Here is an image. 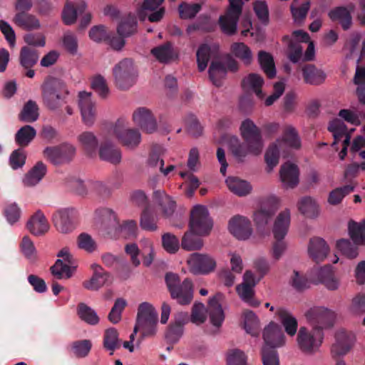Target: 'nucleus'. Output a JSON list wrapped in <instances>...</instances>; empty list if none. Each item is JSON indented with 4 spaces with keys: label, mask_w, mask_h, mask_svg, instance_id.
<instances>
[{
    "label": "nucleus",
    "mask_w": 365,
    "mask_h": 365,
    "mask_svg": "<svg viewBox=\"0 0 365 365\" xmlns=\"http://www.w3.org/2000/svg\"><path fill=\"white\" fill-rule=\"evenodd\" d=\"M244 142L240 143L237 137L232 136L230 140V149L233 156L239 162H243L248 155L261 154L264 143L259 128L250 119L245 120L240 126Z\"/></svg>",
    "instance_id": "f257e3e1"
},
{
    "label": "nucleus",
    "mask_w": 365,
    "mask_h": 365,
    "mask_svg": "<svg viewBox=\"0 0 365 365\" xmlns=\"http://www.w3.org/2000/svg\"><path fill=\"white\" fill-rule=\"evenodd\" d=\"M41 88L43 104L48 109L56 110L67 103L69 91L63 81L47 77Z\"/></svg>",
    "instance_id": "f03ea898"
},
{
    "label": "nucleus",
    "mask_w": 365,
    "mask_h": 365,
    "mask_svg": "<svg viewBox=\"0 0 365 365\" xmlns=\"http://www.w3.org/2000/svg\"><path fill=\"white\" fill-rule=\"evenodd\" d=\"M290 223V212L289 210L280 212L277 217L274 224L273 234L275 242L272 247V256L279 259L286 249V245L283 240L287 233Z\"/></svg>",
    "instance_id": "7ed1b4c3"
},
{
    "label": "nucleus",
    "mask_w": 365,
    "mask_h": 365,
    "mask_svg": "<svg viewBox=\"0 0 365 365\" xmlns=\"http://www.w3.org/2000/svg\"><path fill=\"white\" fill-rule=\"evenodd\" d=\"M116 86L120 90H128L133 86L138 73L131 59L125 58L115 66L113 69Z\"/></svg>",
    "instance_id": "20e7f679"
},
{
    "label": "nucleus",
    "mask_w": 365,
    "mask_h": 365,
    "mask_svg": "<svg viewBox=\"0 0 365 365\" xmlns=\"http://www.w3.org/2000/svg\"><path fill=\"white\" fill-rule=\"evenodd\" d=\"M158 314L154 307L148 302L139 304L136 324L140 327L144 336H153L156 331Z\"/></svg>",
    "instance_id": "39448f33"
},
{
    "label": "nucleus",
    "mask_w": 365,
    "mask_h": 365,
    "mask_svg": "<svg viewBox=\"0 0 365 365\" xmlns=\"http://www.w3.org/2000/svg\"><path fill=\"white\" fill-rule=\"evenodd\" d=\"M190 228L197 235H207L212 228V221L205 206L195 205L190 213Z\"/></svg>",
    "instance_id": "423d86ee"
},
{
    "label": "nucleus",
    "mask_w": 365,
    "mask_h": 365,
    "mask_svg": "<svg viewBox=\"0 0 365 365\" xmlns=\"http://www.w3.org/2000/svg\"><path fill=\"white\" fill-rule=\"evenodd\" d=\"M229 4L225 14L220 16L218 24L222 33L232 36L237 32V23L242 12L243 5L233 2Z\"/></svg>",
    "instance_id": "0eeeda50"
},
{
    "label": "nucleus",
    "mask_w": 365,
    "mask_h": 365,
    "mask_svg": "<svg viewBox=\"0 0 365 365\" xmlns=\"http://www.w3.org/2000/svg\"><path fill=\"white\" fill-rule=\"evenodd\" d=\"M77 211L73 208H62L53 212L52 222L56 229L61 233L71 232L76 228Z\"/></svg>",
    "instance_id": "6e6552de"
},
{
    "label": "nucleus",
    "mask_w": 365,
    "mask_h": 365,
    "mask_svg": "<svg viewBox=\"0 0 365 365\" xmlns=\"http://www.w3.org/2000/svg\"><path fill=\"white\" fill-rule=\"evenodd\" d=\"M323 339V331L319 328H314L309 332L304 327H300L297 341L299 348L304 352H310L321 345Z\"/></svg>",
    "instance_id": "1a4fd4ad"
},
{
    "label": "nucleus",
    "mask_w": 365,
    "mask_h": 365,
    "mask_svg": "<svg viewBox=\"0 0 365 365\" xmlns=\"http://www.w3.org/2000/svg\"><path fill=\"white\" fill-rule=\"evenodd\" d=\"M307 320L322 331L324 328L331 327L334 324V313L324 307H317L311 308L306 313Z\"/></svg>",
    "instance_id": "9d476101"
},
{
    "label": "nucleus",
    "mask_w": 365,
    "mask_h": 365,
    "mask_svg": "<svg viewBox=\"0 0 365 365\" xmlns=\"http://www.w3.org/2000/svg\"><path fill=\"white\" fill-rule=\"evenodd\" d=\"M44 155L53 165H61L70 162L76 153V148L69 144H62L55 147H47Z\"/></svg>",
    "instance_id": "9b49d317"
},
{
    "label": "nucleus",
    "mask_w": 365,
    "mask_h": 365,
    "mask_svg": "<svg viewBox=\"0 0 365 365\" xmlns=\"http://www.w3.org/2000/svg\"><path fill=\"white\" fill-rule=\"evenodd\" d=\"M113 133L118 140L128 148L137 147L141 140V135L137 129L125 128L123 121L118 120L113 128Z\"/></svg>",
    "instance_id": "f8f14e48"
},
{
    "label": "nucleus",
    "mask_w": 365,
    "mask_h": 365,
    "mask_svg": "<svg viewBox=\"0 0 365 365\" xmlns=\"http://www.w3.org/2000/svg\"><path fill=\"white\" fill-rule=\"evenodd\" d=\"M187 264L194 274H208L216 267L215 260L207 255L195 252L187 259Z\"/></svg>",
    "instance_id": "ddd939ff"
},
{
    "label": "nucleus",
    "mask_w": 365,
    "mask_h": 365,
    "mask_svg": "<svg viewBox=\"0 0 365 365\" xmlns=\"http://www.w3.org/2000/svg\"><path fill=\"white\" fill-rule=\"evenodd\" d=\"M78 107L83 123L88 126H91L96 116V103L92 100L91 93L86 91L79 92Z\"/></svg>",
    "instance_id": "4468645a"
},
{
    "label": "nucleus",
    "mask_w": 365,
    "mask_h": 365,
    "mask_svg": "<svg viewBox=\"0 0 365 365\" xmlns=\"http://www.w3.org/2000/svg\"><path fill=\"white\" fill-rule=\"evenodd\" d=\"M93 273L91 279L83 282V287L90 291H98L106 285L112 283V279L109 272L105 271L98 264L92 265Z\"/></svg>",
    "instance_id": "2eb2a0df"
},
{
    "label": "nucleus",
    "mask_w": 365,
    "mask_h": 365,
    "mask_svg": "<svg viewBox=\"0 0 365 365\" xmlns=\"http://www.w3.org/2000/svg\"><path fill=\"white\" fill-rule=\"evenodd\" d=\"M134 123L147 133H153L157 129V121L151 110L141 107L136 109L133 114Z\"/></svg>",
    "instance_id": "dca6fc26"
},
{
    "label": "nucleus",
    "mask_w": 365,
    "mask_h": 365,
    "mask_svg": "<svg viewBox=\"0 0 365 365\" xmlns=\"http://www.w3.org/2000/svg\"><path fill=\"white\" fill-rule=\"evenodd\" d=\"M229 230L236 238L247 240L252 234L251 223L247 217L236 215L229 221Z\"/></svg>",
    "instance_id": "f3484780"
},
{
    "label": "nucleus",
    "mask_w": 365,
    "mask_h": 365,
    "mask_svg": "<svg viewBox=\"0 0 365 365\" xmlns=\"http://www.w3.org/2000/svg\"><path fill=\"white\" fill-rule=\"evenodd\" d=\"M263 339L265 343L264 346L276 347L283 345L284 335L279 325L274 322H270L263 331Z\"/></svg>",
    "instance_id": "a211bd4d"
},
{
    "label": "nucleus",
    "mask_w": 365,
    "mask_h": 365,
    "mask_svg": "<svg viewBox=\"0 0 365 365\" xmlns=\"http://www.w3.org/2000/svg\"><path fill=\"white\" fill-rule=\"evenodd\" d=\"M26 228L31 235L38 237L48 232L50 225L43 212L37 210L28 220Z\"/></svg>",
    "instance_id": "6ab92c4d"
},
{
    "label": "nucleus",
    "mask_w": 365,
    "mask_h": 365,
    "mask_svg": "<svg viewBox=\"0 0 365 365\" xmlns=\"http://www.w3.org/2000/svg\"><path fill=\"white\" fill-rule=\"evenodd\" d=\"M153 199L165 218H169L174 213L176 207L175 202L164 190H158L153 192Z\"/></svg>",
    "instance_id": "aec40b11"
},
{
    "label": "nucleus",
    "mask_w": 365,
    "mask_h": 365,
    "mask_svg": "<svg viewBox=\"0 0 365 365\" xmlns=\"http://www.w3.org/2000/svg\"><path fill=\"white\" fill-rule=\"evenodd\" d=\"M223 298L222 293H217L214 297L210 299L208 303V312L210 319L213 326L219 328L225 319V314L222 306L220 303Z\"/></svg>",
    "instance_id": "412c9836"
},
{
    "label": "nucleus",
    "mask_w": 365,
    "mask_h": 365,
    "mask_svg": "<svg viewBox=\"0 0 365 365\" xmlns=\"http://www.w3.org/2000/svg\"><path fill=\"white\" fill-rule=\"evenodd\" d=\"M276 212L274 204L266 202L261 204L253 213V220L258 229L264 228L271 220Z\"/></svg>",
    "instance_id": "4be33fe9"
},
{
    "label": "nucleus",
    "mask_w": 365,
    "mask_h": 365,
    "mask_svg": "<svg viewBox=\"0 0 365 365\" xmlns=\"http://www.w3.org/2000/svg\"><path fill=\"white\" fill-rule=\"evenodd\" d=\"M308 252L310 257L316 262L323 261L329 252V247L324 240L314 237L309 240Z\"/></svg>",
    "instance_id": "5701e85b"
},
{
    "label": "nucleus",
    "mask_w": 365,
    "mask_h": 365,
    "mask_svg": "<svg viewBox=\"0 0 365 365\" xmlns=\"http://www.w3.org/2000/svg\"><path fill=\"white\" fill-rule=\"evenodd\" d=\"M181 305H187L191 303L193 299V284L192 281L186 278L177 287L176 294L170 295Z\"/></svg>",
    "instance_id": "b1692460"
},
{
    "label": "nucleus",
    "mask_w": 365,
    "mask_h": 365,
    "mask_svg": "<svg viewBox=\"0 0 365 365\" xmlns=\"http://www.w3.org/2000/svg\"><path fill=\"white\" fill-rule=\"evenodd\" d=\"M280 178L287 187L293 188L299 183V169L293 163H285L280 169Z\"/></svg>",
    "instance_id": "393cba45"
},
{
    "label": "nucleus",
    "mask_w": 365,
    "mask_h": 365,
    "mask_svg": "<svg viewBox=\"0 0 365 365\" xmlns=\"http://www.w3.org/2000/svg\"><path fill=\"white\" fill-rule=\"evenodd\" d=\"M352 339L345 331H339L336 334V343L331 346L332 357L336 359L345 355L351 349Z\"/></svg>",
    "instance_id": "a878e982"
},
{
    "label": "nucleus",
    "mask_w": 365,
    "mask_h": 365,
    "mask_svg": "<svg viewBox=\"0 0 365 365\" xmlns=\"http://www.w3.org/2000/svg\"><path fill=\"white\" fill-rule=\"evenodd\" d=\"M99 157L101 160L115 165L118 164L121 160L120 150L107 140L101 144Z\"/></svg>",
    "instance_id": "bb28decb"
},
{
    "label": "nucleus",
    "mask_w": 365,
    "mask_h": 365,
    "mask_svg": "<svg viewBox=\"0 0 365 365\" xmlns=\"http://www.w3.org/2000/svg\"><path fill=\"white\" fill-rule=\"evenodd\" d=\"M84 1L66 3L62 13L63 21L66 25H71L76 22L78 12L81 14L86 9Z\"/></svg>",
    "instance_id": "cd10ccee"
},
{
    "label": "nucleus",
    "mask_w": 365,
    "mask_h": 365,
    "mask_svg": "<svg viewBox=\"0 0 365 365\" xmlns=\"http://www.w3.org/2000/svg\"><path fill=\"white\" fill-rule=\"evenodd\" d=\"M302 75L305 83L314 86L322 84L327 77L322 70L318 69L312 64H308L303 67Z\"/></svg>",
    "instance_id": "c85d7f7f"
},
{
    "label": "nucleus",
    "mask_w": 365,
    "mask_h": 365,
    "mask_svg": "<svg viewBox=\"0 0 365 365\" xmlns=\"http://www.w3.org/2000/svg\"><path fill=\"white\" fill-rule=\"evenodd\" d=\"M328 15L332 21H339L344 31L349 29L351 26V15L344 6H338L331 9Z\"/></svg>",
    "instance_id": "c756f323"
},
{
    "label": "nucleus",
    "mask_w": 365,
    "mask_h": 365,
    "mask_svg": "<svg viewBox=\"0 0 365 365\" xmlns=\"http://www.w3.org/2000/svg\"><path fill=\"white\" fill-rule=\"evenodd\" d=\"M78 140L88 155L93 156L96 155L98 141L96 136L92 132H83L78 135Z\"/></svg>",
    "instance_id": "7c9ffc66"
},
{
    "label": "nucleus",
    "mask_w": 365,
    "mask_h": 365,
    "mask_svg": "<svg viewBox=\"0 0 365 365\" xmlns=\"http://www.w3.org/2000/svg\"><path fill=\"white\" fill-rule=\"evenodd\" d=\"M46 173V166L38 161L27 173L24 178V183L26 186H34L38 184Z\"/></svg>",
    "instance_id": "2f4dec72"
},
{
    "label": "nucleus",
    "mask_w": 365,
    "mask_h": 365,
    "mask_svg": "<svg viewBox=\"0 0 365 365\" xmlns=\"http://www.w3.org/2000/svg\"><path fill=\"white\" fill-rule=\"evenodd\" d=\"M276 314L279 317L287 334L290 336L295 335L298 327L296 318L287 309L281 307L277 309Z\"/></svg>",
    "instance_id": "473e14b6"
},
{
    "label": "nucleus",
    "mask_w": 365,
    "mask_h": 365,
    "mask_svg": "<svg viewBox=\"0 0 365 365\" xmlns=\"http://www.w3.org/2000/svg\"><path fill=\"white\" fill-rule=\"evenodd\" d=\"M38 51L30 46H24L21 48L19 62L24 68H32L38 62Z\"/></svg>",
    "instance_id": "72a5a7b5"
},
{
    "label": "nucleus",
    "mask_w": 365,
    "mask_h": 365,
    "mask_svg": "<svg viewBox=\"0 0 365 365\" xmlns=\"http://www.w3.org/2000/svg\"><path fill=\"white\" fill-rule=\"evenodd\" d=\"M229 190L238 196H245L250 193L252 186L245 180L235 177H230L226 180Z\"/></svg>",
    "instance_id": "f704fd0d"
},
{
    "label": "nucleus",
    "mask_w": 365,
    "mask_h": 365,
    "mask_svg": "<svg viewBox=\"0 0 365 365\" xmlns=\"http://www.w3.org/2000/svg\"><path fill=\"white\" fill-rule=\"evenodd\" d=\"M14 21L17 26L26 30L37 29L40 27L38 19L27 12H18L14 18Z\"/></svg>",
    "instance_id": "c9c22d12"
},
{
    "label": "nucleus",
    "mask_w": 365,
    "mask_h": 365,
    "mask_svg": "<svg viewBox=\"0 0 365 365\" xmlns=\"http://www.w3.org/2000/svg\"><path fill=\"white\" fill-rule=\"evenodd\" d=\"M263 83L264 80L262 76L256 73H251L242 80V86L244 89H251L259 98H262L264 97L262 91Z\"/></svg>",
    "instance_id": "e433bc0d"
},
{
    "label": "nucleus",
    "mask_w": 365,
    "mask_h": 365,
    "mask_svg": "<svg viewBox=\"0 0 365 365\" xmlns=\"http://www.w3.org/2000/svg\"><path fill=\"white\" fill-rule=\"evenodd\" d=\"M38 110L39 108L36 101L29 100L24 104L19 114V118L23 122L33 123L38 118Z\"/></svg>",
    "instance_id": "4c0bfd02"
},
{
    "label": "nucleus",
    "mask_w": 365,
    "mask_h": 365,
    "mask_svg": "<svg viewBox=\"0 0 365 365\" xmlns=\"http://www.w3.org/2000/svg\"><path fill=\"white\" fill-rule=\"evenodd\" d=\"M150 53L160 63H166L174 58V52L170 42L154 47Z\"/></svg>",
    "instance_id": "58836bf2"
},
{
    "label": "nucleus",
    "mask_w": 365,
    "mask_h": 365,
    "mask_svg": "<svg viewBox=\"0 0 365 365\" xmlns=\"http://www.w3.org/2000/svg\"><path fill=\"white\" fill-rule=\"evenodd\" d=\"M318 278L328 289L336 290L338 289L339 282L334 277L331 265L322 267L318 272Z\"/></svg>",
    "instance_id": "ea45409f"
},
{
    "label": "nucleus",
    "mask_w": 365,
    "mask_h": 365,
    "mask_svg": "<svg viewBox=\"0 0 365 365\" xmlns=\"http://www.w3.org/2000/svg\"><path fill=\"white\" fill-rule=\"evenodd\" d=\"M298 209L307 217L314 218L319 215V207L311 197H304L298 202Z\"/></svg>",
    "instance_id": "a19ab883"
},
{
    "label": "nucleus",
    "mask_w": 365,
    "mask_h": 365,
    "mask_svg": "<svg viewBox=\"0 0 365 365\" xmlns=\"http://www.w3.org/2000/svg\"><path fill=\"white\" fill-rule=\"evenodd\" d=\"M209 77L213 84L217 87L222 85V78L227 73L226 66L220 61H212L209 68Z\"/></svg>",
    "instance_id": "79ce46f5"
},
{
    "label": "nucleus",
    "mask_w": 365,
    "mask_h": 365,
    "mask_svg": "<svg viewBox=\"0 0 365 365\" xmlns=\"http://www.w3.org/2000/svg\"><path fill=\"white\" fill-rule=\"evenodd\" d=\"M103 347L110 351V355H113L115 350L120 347L118 332L115 328H109L105 331Z\"/></svg>",
    "instance_id": "37998d69"
},
{
    "label": "nucleus",
    "mask_w": 365,
    "mask_h": 365,
    "mask_svg": "<svg viewBox=\"0 0 365 365\" xmlns=\"http://www.w3.org/2000/svg\"><path fill=\"white\" fill-rule=\"evenodd\" d=\"M258 60L262 69L269 78L276 76V68L273 57L267 52L260 51L258 53Z\"/></svg>",
    "instance_id": "c03bdc74"
},
{
    "label": "nucleus",
    "mask_w": 365,
    "mask_h": 365,
    "mask_svg": "<svg viewBox=\"0 0 365 365\" xmlns=\"http://www.w3.org/2000/svg\"><path fill=\"white\" fill-rule=\"evenodd\" d=\"M36 135L34 127L26 125L21 127L15 135V141L21 147H26Z\"/></svg>",
    "instance_id": "a18cd8bd"
},
{
    "label": "nucleus",
    "mask_w": 365,
    "mask_h": 365,
    "mask_svg": "<svg viewBox=\"0 0 365 365\" xmlns=\"http://www.w3.org/2000/svg\"><path fill=\"white\" fill-rule=\"evenodd\" d=\"M138 21L134 16L128 15L123 19L118 26V34L128 37L137 31Z\"/></svg>",
    "instance_id": "49530a36"
},
{
    "label": "nucleus",
    "mask_w": 365,
    "mask_h": 365,
    "mask_svg": "<svg viewBox=\"0 0 365 365\" xmlns=\"http://www.w3.org/2000/svg\"><path fill=\"white\" fill-rule=\"evenodd\" d=\"M231 51L234 56L240 59L245 65H250L252 61L250 48L244 43H233Z\"/></svg>",
    "instance_id": "de8ad7c7"
},
{
    "label": "nucleus",
    "mask_w": 365,
    "mask_h": 365,
    "mask_svg": "<svg viewBox=\"0 0 365 365\" xmlns=\"http://www.w3.org/2000/svg\"><path fill=\"white\" fill-rule=\"evenodd\" d=\"M158 217L152 212L150 206L145 207L140 217V227L143 230L153 232L158 230Z\"/></svg>",
    "instance_id": "09e8293b"
},
{
    "label": "nucleus",
    "mask_w": 365,
    "mask_h": 365,
    "mask_svg": "<svg viewBox=\"0 0 365 365\" xmlns=\"http://www.w3.org/2000/svg\"><path fill=\"white\" fill-rule=\"evenodd\" d=\"M74 267L70 264H64L63 260L58 259L55 264L51 267V272L57 279H69L73 274Z\"/></svg>",
    "instance_id": "8fccbe9b"
},
{
    "label": "nucleus",
    "mask_w": 365,
    "mask_h": 365,
    "mask_svg": "<svg viewBox=\"0 0 365 365\" xmlns=\"http://www.w3.org/2000/svg\"><path fill=\"white\" fill-rule=\"evenodd\" d=\"M349 231L354 244H365V221L362 223L351 221L349 224Z\"/></svg>",
    "instance_id": "3c124183"
},
{
    "label": "nucleus",
    "mask_w": 365,
    "mask_h": 365,
    "mask_svg": "<svg viewBox=\"0 0 365 365\" xmlns=\"http://www.w3.org/2000/svg\"><path fill=\"white\" fill-rule=\"evenodd\" d=\"M77 312L78 317L88 324L96 325L99 322L96 312L85 303L78 304Z\"/></svg>",
    "instance_id": "603ef678"
},
{
    "label": "nucleus",
    "mask_w": 365,
    "mask_h": 365,
    "mask_svg": "<svg viewBox=\"0 0 365 365\" xmlns=\"http://www.w3.org/2000/svg\"><path fill=\"white\" fill-rule=\"evenodd\" d=\"M181 246L187 251L198 250L203 246V241L197 237L193 232H187L182 238Z\"/></svg>",
    "instance_id": "864d4df0"
},
{
    "label": "nucleus",
    "mask_w": 365,
    "mask_h": 365,
    "mask_svg": "<svg viewBox=\"0 0 365 365\" xmlns=\"http://www.w3.org/2000/svg\"><path fill=\"white\" fill-rule=\"evenodd\" d=\"M244 316V329L252 336L259 334V320L256 314L250 310H245Z\"/></svg>",
    "instance_id": "5fc2aeb1"
},
{
    "label": "nucleus",
    "mask_w": 365,
    "mask_h": 365,
    "mask_svg": "<svg viewBox=\"0 0 365 365\" xmlns=\"http://www.w3.org/2000/svg\"><path fill=\"white\" fill-rule=\"evenodd\" d=\"M354 185L351 183L333 190L329 195L328 202L331 205L339 204L346 195L354 191Z\"/></svg>",
    "instance_id": "6e6d98bb"
},
{
    "label": "nucleus",
    "mask_w": 365,
    "mask_h": 365,
    "mask_svg": "<svg viewBox=\"0 0 365 365\" xmlns=\"http://www.w3.org/2000/svg\"><path fill=\"white\" fill-rule=\"evenodd\" d=\"M330 132L333 133L334 143L333 145L338 143L344 137L349 134L346 125L340 119H335L332 120L328 127Z\"/></svg>",
    "instance_id": "4d7b16f0"
},
{
    "label": "nucleus",
    "mask_w": 365,
    "mask_h": 365,
    "mask_svg": "<svg viewBox=\"0 0 365 365\" xmlns=\"http://www.w3.org/2000/svg\"><path fill=\"white\" fill-rule=\"evenodd\" d=\"M282 140L289 147L299 149L301 141L296 129L292 125H287L283 130Z\"/></svg>",
    "instance_id": "13d9d810"
},
{
    "label": "nucleus",
    "mask_w": 365,
    "mask_h": 365,
    "mask_svg": "<svg viewBox=\"0 0 365 365\" xmlns=\"http://www.w3.org/2000/svg\"><path fill=\"white\" fill-rule=\"evenodd\" d=\"M236 289L242 300L250 306L257 307L259 305V302L254 297L253 287L241 284L237 287Z\"/></svg>",
    "instance_id": "bf43d9fd"
},
{
    "label": "nucleus",
    "mask_w": 365,
    "mask_h": 365,
    "mask_svg": "<svg viewBox=\"0 0 365 365\" xmlns=\"http://www.w3.org/2000/svg\"><path fill=\"white\" fill-rule=\"evenodd\" d=\"M197 67L200 71H203L207 66L211 56V48L206 43L201 44L196 53Z\"/></svg>",
    "instance_id": "052dcab7"
},
{
    "label": "nucleus",
    "mask_w": 365,
    "mask_h": 365,
    "mask_svg": "<svg viewBox=\"0 0 365 365\" xmlns=\"http://www.w3.org/2000/svg\"><path fill=\"white\" fill-rule=\"evenodd\" d=\"M253 9L259 22L264 26L268 25L269 14L266 2L264 1H256L253 5Z\"/></svg>",
    "instance_id": "680f3d73"
},
{
    "label": "nucleus",
    "mask_w": 365,
    "mask_h": 365,
    "mask_svg": "<svg viewBox=\"0 0 365 365\" xmlns=\"http://www.w3.org/2000/svg\"><path fill=\"white\" fill-rule=\"evenodd\" d=\"M337 249L346 257L354 259L358 255V249L355 245H353L350 240L341 239L336 242Z\"/></svg>",
    "instance_id": "e2e57ef3"
},
{
    "label": "nucleus",
    "mask_w": 365,
    "mask_h": 365,
    "mask_svg": "<svg viewBox=\"0 0 365 365\" xmlns=\"http://www.w3.org/2000/svg\"><path fill=\"white\" fill-rule=\"evenodd\" d=\"M264 159L269 168V172L278 164L279 159V149L277 143H274L269 146L265 153Z\"/></svg>",
    "instance_id": "0e129e2a"
},
{
    "label": "nucleus",
    "mask_w": 365,
    "mask_h": 365,
    "mask_svg": "<svg viewBox=\"0 0 365 365\" xmlns=\"http://www.w3.org/2000/svg\"><path fill=\"white\" fill-rule=\"evenodd\" d=\"M185 123L188 133L195 136H200L202 133V127L200 125L197 117L189 113L185 117Z\"/></svg>",
    "instance_id": "69168bd1"
},
{
    "label": "nucleus",
    "mask_w": 365,
    "mask_h": 365,
    "mask_svg": "<svg viewBox=\"0 0 365 365\" xmlns=\"http://www.w3.org/2000/svg\"><path fill=\"white\" fill-rule=\"evenodd\" d=\"M200 9L201 5L199 4H189L185 2L180 4L178 7L180 16L182 19L194 18Z\"/></svg>",
    "instance_id": "338daca9"
},
{
    "label": "nucleus",
    "mask_w": 365,
    "mask_h": 365,
    "mask_svg": "<svg viewBox=\"0 0 365 365\" xmlns=\"http://www.w3.org/2000/svg\"><path fill=\"white\" fill-rule=\"evenodd\" d=\"M261 354L263 365H279L278 353L273 347L263 346Z\"/></svg>",
    "instance_id": "774afa93"
}]
</instances>
